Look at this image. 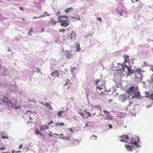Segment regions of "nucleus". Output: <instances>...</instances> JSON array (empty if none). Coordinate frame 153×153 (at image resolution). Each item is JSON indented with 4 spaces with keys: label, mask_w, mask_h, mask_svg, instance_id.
<instances>
[{
    "label": "nucleus",
    "mask_w": 153,
    "mask_h": 153,
    "mask_svg": "<svg viewBox=\"0 0 153 153\" xmlns=\"http://www.w3.org/2000/svg\"><path fill=\"white\" fill-rule=\"evenodd\" d=\"M20 152V151H15L14 150H13L12 151V153H18L19 152Z\"/></svg>",
    "instance_id": "ea45409f"
},
{
    "label": "nucleus",
    "mask_w": 153,
    "mask_h": 153,
    "mask_svg": "<svg viewBox=\"0 0 153 153\" xmlns=\"http://www.w3.org/2000/svg\"><path fill=\"white\" fill-rule=\"evenodd\" d=\"M136 72L139 73L140 74V73L142 72H144V71H143L140 68H138L137 69L135 70Z\"/></svg>",
    "instance_id": "6ab92c4d"
},
{
    "label": "nucleus",
    "mask_w": 153,
    "mask_h": 153,
    "mask_svg": "<svg viewBox=\"0 0 153 153\" xmlns=\"http://www.w3.org/2000/svg\"><path fill=\"white\" fill-rule=\"evenodd\" d=\"M53 134L57 136H63L64 135V134H63L61 133V134H58L57 133H53Z\"/></svg>",
    "instance_id": "473e14b6"
},
{
    "label": "nucleus",
    "mask_w": 153,
    "mask_h": 153,
    "mask_svg": "<svg viewBox=\"0 0 153 153\" xmlns=\"http://www.w3.org/2000/svg\"><path fill=\"white\" fill-rule=\"evenodd\" d=\"M131 1H132V3H134L135 2V1H134V0H131Z\"/></svg>",
    "instance_id": "5fc2aeb1"
},
{
    "label": "nucleus",
    "mask_w": 153,
    "mask_h": 153,
    "mask_svg": "<svg viewBox=\"0 0 153 153\" xmlns=\"http://www.w3.org/2000/svg\"><path fill=\"white\" fill-rule=\"evenodd\" d=\"M35 131L36 134H39L41 135H43L42 133L39 131L37 129H35Z\"/></svg>",
    "instance_id": "aec40b11"
},
{
    "label": "nucleus",
    "mask_w": 153,
    "mask_h": 153,
    "mask_svg": "<svg viewBox=\"0 0 153 153\" xmlns=\"http://www.w3.org/2000/svg\"><path fill=\"white\" fill-rule=\"evenodd\" d=\"M130 144H131L132 146H134L135 147V149L137 147H139V145L137 142L136 141L132 142L130 140Z\"/></svg>",
    "instance_id": "6e6552de"
},
{
    "label": "nucleus",
    "mask_w": 153,
    "mask_h": 153,
    "mask_svg": "<svg viewBox=\"0 0 153 153\" xmlns=\"http://www.w3.org/2000/svg\"><path fill=\"white\" fill-rule=\"evenodd\" d=\"M64 113V111H61L58 112L57 113V115L59 116H62L63 113Z\"/></svg>",
    "instance_id": "4be33fe9"
},
{
    "label": "nucleus",
    "mask_w": 153,
    "mask_h": 153,
    "mask_svg": "<svg viewBox=\"0 0 153 153\" xmlns=\"http://www.w3.org/2000/svg\"><path fill=\"white\" fill-rule=\"evenodd\" d=\"M40 104H42V105H45V104H44V103L43 102H40Z\"/></svg>",
    "instance_id": "8fccbe9b"
},
{
    "label": "nucleus",
    "mask_w": 153,
    "mask_h": 153,
    "mask_svg": "<svg viewBox=\"0 0 153 153\" xmlns=\"http://www.w3.org/2000/svg\"><path fill=\"white\" fill-rule=\"evenodd\" d=\"M73 34V32H72V33H71V37H72V34Z\"/></svg>",
    "instance_id": "13d9d810"
},
{
    "label": "nucleus",
    "mask_w": 153,
    "mask_h": 153,
    "mask_svg": "<svg viewBox=\"0 0 153 153\" xmlns=\"http://www.w3.org/2000/svg\"><path fill=\"white\" fill-rule=\"evenodd\" d=\"M19 9L21 10H23V8L22 7H19Z\"/></svg>",
    "instance_id": "864d4df0"
},
{
    "label": "nucleus",
    "mask_w": 153,
    "mask_h": 153,
    "mask_svg": "<svg viewBox=\"0 0 153 153\" xmlns=\"http://www.w3.org/2000/svg\"><path fill=\"white\" fill-rule=\"evenodd\" d=\"M128 137L126 135H123L120 137L121 138L120 139L121 142H123L125 143H128L129 141V139L128 138Z\"/></svg>",
    "instance_id": "20e7f679"
},
{
    "label": "nucleus",
    "mask_w": 153,
    "mask_h": 153,
    "mask_svg": "<svg viewBox=\"0 0 153 153\" xmlns=\"http://www.w3.org/2000/svg\"><path fill=\"white\" fill-rule=\"evenodd\" d=\"M118 99L121 102H123L127 99V97L125 95L121 94L119 96Z\"/></svg>",
    "instance_id": "423d86ee"
},
{
    "label": "nucleus",
    "mask_w": 153,
    "mask_h": 153,
    "mask_svg": "<svg viewBox=\"0 0 153 153\" xmlns=\"http://www.w3.org/2000/svg\"><path fill=\"white\" fill-rule=\"evenodd\" d=\"M28 112L30 113V114H31V113H32L31 111H26V114H28Z\"/></svg>",
    "instance_id": "a18cd8bd"
},
{
    "label": "nucleus",
    "mask_w": 153,
    "mask_h": 153,
    "mask_svg": "<svg viewBox=\"0 0 153 153\" xmlns=\"http://www.w3.org/2000/svg\"><path fill=\"white\" fill-rule=\"evenodd\" d=\"M62 17L63 19H67L68 17L65 16H59L58 17V19H60V18Z\"/></svg>",
    "instance_id": "a878e982"
},
{
    "label": "nucleus",
    "mask_w": 153,
    "mask_h": 153,
    "mask_svg": "<svg viewBox=\"0 0 153 153\" xmlns=\"http://www.w3.org/2000/svg\"><path fill=\"white\" fill-rule=\"evenodd\" d=\"M138 87L136 86H131L128 88L126 90V93L130 96H131L130 98V96H128L129 99H135V98H140V93L138 91Z\"/></svg>",
    "instance_id": "f257e3e1"
},
{
    "label": "nucleus",
    "mask_w": 153,
    "mask_h": 153,
    "mask_svg": "<svg viewBox=\"0 0 153 153\" xmlns=\"http://www.w3.org/2000/svg\"><path fill=\"white\" fill-rule=\"evenodd\" d=\"M128 71L129 73H132L133 72L134 70H133L130 67H128L127 68Z\"/></svg>",
    "instance_id": "5701e85b"
},
{
    "label": "nucleus",
    "mask_w": 153,
    "mask_h": 153,
    "mask_svg": "<svg viewBox=\"0 0 153 153\" xmlns=\"http://www.w3.org/2000/svg\"><path fill=\"white\" fill-rule=\"evenodd\" d=\"M11 51V50H8V51Z\"/></svg>",
    "instance_id": "0e129e2a"
},
{
    "label": "nucleus",
    "mask_w": 153,
    "mask_h": 153,
    "mask_svg": "<svg viewBox=\"0 0 153 153\" xmlns=\"http://www.w3.org/2000/svg\"><path fill=\"white\" fill-rule=\"evenodd\" d=\"M61 25L65 27H67L69 25L68 21L67 19L61 21Z\"/></svg>",
    "instance_id": "0eeeda50"
},
{
    "label": "nucleus",
    "mask_w": 153,
    "mask_h": 153,
    "mask_svg": "<svg viewBox=\"0 0 153 153\" xmlns=\"http://www.w3.org/2000/svg\"><path fill=\"white\" fill-rule=\"evenodd\" d=\"M4 149H5V147H1L0 148V150H4Z\"/></svg>",
    "instance_id": "09e8293b"
},
{
    "label": "nucleus",
    "mask_w": 153,
    "mask_h": 153,
    "mask_svg": "<svg viewBox=\"0 0 153 153\" xmlns=\"http://www.w3.org/2000/svg\"><path fill=\"white\" fill-rule=\"evenodd\" d=\"M49 128L46 125H43L40 127V129L42 131H45V130L49 129Z\"/></svg>",
    "instance_id": "9b49d317"
},
{
    "label": "nucleus",
    "mask_w": 153,
    "mask_h": 153,
    "mask_svg": "<svg viewBox=\"0 0 153 153\" xmlns=\"http://www.w3.org/2000/svg\"><path fill=\"white\" fill-rule=\"evenodd\" d=\"M138 106L137 104H135L134 101H130L127 108H128L131 110H134L136 109Z\"/></svg>",
    "instance_id": "f03ea898"
},
{
    "label": "nucleus",
    "mask_w": 153,
    "mask_h": 153,
    "mask_svg": "<svg viewBox=\"0 0 153 153\" xmlns=\"http://www.w3.org/2000/svg\"><path fill=\"white\" fill-rule=\"evenodd\" d=\"M53 123V121H51L50 122H48V126H49L50 125L51 123Z\"/></svg>",
    "instance_id": "37998d69"
},
{
    "label": "nucleus",
    "mask_w": 153,
    "mask_h": 153,
    "mask_svg": "<svg viewBox=\"0 0 153 153\" xmlns=\"http://www.w3.org/2000/svg\"><path fill=\"white\" fill-rule=\"evenodd\" d=\"M73 10V9L72 7H70L69 8H66L65 10V12L66 13H69L70 12H71Z\"/></svg>",
    "instance_id": "4468645a"
},
{
    "label": "nucleus",
    "mask_w": 153,
    "mask_h": 153,
    "mask_svg": "<svg viewBox=\"0 0 153 153\" xmlns=\"http://www.w3.org/2000/svg\"><path fill=\"white\" fill-rule=\"evenodd\" d=\"M22 144L20 145L19 146V149H21L22 147Z\"/></svg>",
    "instance_id": "de8ad7c7"
},
{
    "label": "nucleus",
    "mask_w": 153,
    "mask_h": 153,
    "mask_svg": "<svg viewBox=\"0 0 153 153\" xmlns=\"http://www.w3.org/2000/svg\"><path fill=\"white\" fill-rule=\"evenodd\" d=\"M70 80L68 79H67L66 80V82L64 85H68L70 83Z\"/></svg>",
    "instance_id": "c85d7f7f"
},
{
    "label": "nucleus",
    "mask_w": 153,
    "mask_h": 153,
    "mask_svg": "<svg viewBox=\"0 0 153 153\" xmlns=\"http://www.w3.org/2000/svg\"><path fill=\"white\" fill-rule=\"evenodd\" d=\"M94 107L95 108H97L99 110H100L101 108L100 106V105L95 106Z\"/></svg>",
    "instance_id": "c756f323"
},
{
    "label": "nucleus",
    "mask_w": 153,
    "mask_h": 153,
    "mask_svg": "<svg viewBox=\"0 0 153 153\" xmlns=\"http://www.w3.org/2000/svg\"><path fill=\"white\" fill-rule=\"evenodd\" d=\"M103 112L104 113L107 114V115L106 116H108L109 115V114H110V112L109 111H106L105 110H104L103 111Z\"/></svg>",
    "instance_id": "393cba45"
},
{
    "label": "nucleus",
    "mask_w": 153,
    "mask_h": 153,
    "mask_svg": "<svg viewBox=\"0 0 153 153\" xmlns=\"http://www.w3.org/2000/svg\"><path fill=\"white\" fill-rule=\"evenodd\" d=\"M99 81V80L98 79H97L95 80L94 84L95 85H97Z\"/></svg>",
    "instance_id": "7c9ffc66"
},
{
    "label": "nucleus",
    "mask_w": 153,
    "mask_h": 153,
    "mask_svg": "<svg viewBox=\"0 0 153 153\" xmlns=\"http://www.w3.org/2000/svg\"><path fill=\"white\" fill-rule=\"evenodd\" d=\"M150 81L151 82H153V74L152 75L150 79Z\"/></svg>",
    "instance_id": "e433bc0d"
},
{
    "label": "nucleus",
    "mask_w": 153,
    "mask_h": 153,
    "mask_svg": "<svg viewBox=\"0 0 153 153\" xmlns=\"http://www.w3.org/2000/svg\"><path fill=\"white\" fill-rule=\"evenodd\" d=\"M65 55L66 57L68 59H70L73 57V55L68 52H65Z\"/></svg>",
    "instance_id": "f8f14e48"
},
{
    "label": "nucleus",
    "mask_w": 153,
    "mask_h": 153,
    "mask_svg": "<svg viewBox=\"0 0 153 153\" xmlns=\"http://www.w3.org/2000/svg\"><path fill=\"white\" fill-rule=\"evenodd\" d=\"M65 125L64 123L63 122H60L58 123H57L56 124V126H64Z\"/></svg>",
    "instance_id": "412c9836"
},
{
    "label": "nucleus",
    "mask_w": 153,
    "mask_h": 153,
    "mask_svg": "<svg viewBox=\"0 0 153 153\" xmlns=\"http://www.w3.org/2000/svg\"><path fill=\"white\" fill-rule=\"evenodd\" d=\"M1 137L3 140L4 139H7L8 138V137L7 136H2Z\"/></svg>",
    "instance_id": "72a5a7b5"
},
{
    "label": "nucleus",
    "mask_w": 153,
    "mask_h": 153,
    "mask_svg": "<svg viewBox=\"0 0 153 153\" xmlns=\"http://www.w3.org/2000/svg\"><path fill=\"white\" fill-rule=\"evenodd\" d=\"M42 30V32H44V30L43 29H42V30Z\"/></svg>",
    "instance_id": "6e6d98bb"
},
{
    "label": "nucleus",
    "mask_w": 153,
    "mask_h": 153,
    "mask_svg": "<svg viewBox=\"0 0 153 153\" xmlns=\"http://www.w3.org/2000/svg\"><path fill=\"white\" fill-rule=\"evenodd\" d=\"M11 51V50H8V51Z\"/></svg>",
    "instance_id": "338daca9"
},
{
    "label": "nucleus",
    "mask_w": 153,
    "mask_h": 153,
    "mask_svg": "<svg viewBox=\"0 0 153 153\" xmlns=\"http://www.w3.org/2000/svg\"><path fill=\"white\" fill-rule=\"evenodd\" d=\"M97 19L98 20H99V21H100L101 22H102V19H101V18H100V17H97Z\"/></svg>",
    "instance_id": "a19ab883"
},
{
    "label": "nucleus",
    "mask_w": 153,
    "mask_h": 153,
    "mask_svg": "<svg viewBox=\"0 0 153 153\" xmlns=\"http://www.w3.org/2000/svg\"><path fill=\"white\" fill-rule=\"evenodd\" d=\"M51 76L54 77H58L59 75V71H55L51 73Z\"/></svg>",
    "instance_id": "1a4fd4ad"
},
{
    "label": "nucleus",
    "mask_w": 153,
    "mask_h": 153,
    "mask_svg": "<svg viewBox=\"0 0 153 153\" xmlns=\"http://www.w3.org/2000/svg\"><path fill=\"white\" fill-rule=\"evenodd\" d=\"M50 133H52V132L51 131L50 132Z\"/></svg>",
    "instance_id": "774afa93"
},
{
    "label": "nucleus",
    "mask_w": 153,
    "mask_h": 153,
    "mask_svg": "<svg viewBox=\"0 0 153 153\" xmlns=\"http://www.w3.org/2000/svg\"><path fill=\"white\" fill-rule=\"evenodd\" d=\"M49 136L51 137H52L53 136V135H50V134H49Z\"/></svg>",
    "instance_id": "052dcab7"
},
{
    "label": "nucleus",
    "mask_w": 153,
    "mask_h": 153,
    "mask_svg": "<svg viewBox=\"0 0 153 153\" xmlns=\"http://www.w3.org/2000/svg\"><path fill=\"white\" fill-rule=\"evenodd\" d=\"M72 18H75V17H72Z\"/></svg>",
    "instance_id": "e2e57ef3"
},
{
    "label": "nucleus",
    "mask_w": 153,
    "mask_h": 153,
    "mask_svg": "<svg viewBox=\"0 0 153 153\" xmlns=\"http://www.w3.org/2000/svg\"><path fill=\"white\" fill-rule=\"evenodd\" d=\"M134 59L131 58V59L130 60V61L128 62L130 66H132V65L134 64Z\"/></svg>",
    "instance_id": "2eb2a0df"
},
{
    "label": "nucleus",
    "mask_w": 153,
    "mask_h": 153,
    "mask_svg": "<svg viewBox=\"0 0 153 153\" xmlns=\"http://www.w3.org/2000/svg\"><path fill=\"white\" fill-rule=\"evenodd\" d=\"M70 135L67 137H60V138L61 139H63L65 140H68L70 139Z\"/></svg>",
    "instance_id": "a211bd4d"
},
{
    "label": "nucleus",
    "mask_w": 153,
    "mask_h": 153,
    "mask_svg": "<svg viewBox=\"0 0 153 153\" xmlns=\"http://www.w3.org/2000/svg\"><path fill=\"white\" fill-rule=\"evenodd\" d=\"M108 126H109L110 129L112 128V125H111V124H109L108 125Z\"/></svg>",
    "instance_id": "49530a36"
},
{
    "label": "nucleus",
    "mask_w": 153,
    "mask_h": 153,
    "mask_svg": "<svg viewBox=\"0 0 153 153\" xmlns=\"http://www.w3.org/2000/svg\"><path fill=\"white\" fill-rule=\"evenodd\" d=\"M10 103H7V105H9V104Z\"/></svg>",
    "instance_id": "680f3d73"
},
{
    "label": "nucleus",
    "mask_w": 153,
    "mask_h": 153,
    "mask_svg": "<svg viewBox=\"0 0 153 153\" xmlns=\"http://www.w3.org/2000/svg\"><path fill=\"white\" fill-rule=\"evenodd\" d=\"M50 23L52 25H56L57 22L56 21L53 19H51L50 20Z\"/></svg>",
    "instance_id": "f3484780"
},
{
    "label": "nucleus",
    "mask_w": 153,
    "mask_h": 153,
    "mask_svg": "<svg viewBox=\"0 0 153 153\" xmlns=\"http://www.w3.org/2000/svg\"><path fill=\"white\" fill-rule=\"evenodd\" d=\"M15 108H16V109H17V108H20L19 107H15Z\"/></svg>",
    "instance_id": "bf43d9fd"
},
{
    "label": "nucleus",
    "mask_w": 153,
    "mask_h": 153,
    "mask_svg": "<svg viewBox=\"0 0 153 153\" xmlns=\"http://www.w3.org/2000/svg\"><path fill=\"white\" fill-rule=\"evenodd\" d=\"M121 67H122V68L121 69H118V71H117V73H119V71H123L126 68H127V66H126V65H121Z\"/></svg>",
    "instance_id": "ddd939ff"
},
{
    "label": "nucleus",
    "mask_w": 153,
    "mask_h": 153,
    "mask_svg": "<svg viewBox=\"0 0 153 153\" xmlns=\"http://www.w3.org/2000/svg\"><path fill=\"white\" fill-rule=\"evenodd\" d=\"M150 71L153 72V65L151 66L150 67Z\"/></svg>",
    "instance_id": "79ce46f5"
},
{
    "label": "nucleus",
    "mask_w": 153,
    "mask_h": 153,
    "mask_svg": "<svg viewBox=\"0 0 153 153\" xmlns=\"http://www.w3.org/2000/svg\"><path fill=\"white\" fill-rule=\"evenodd\" d=\"M63 19V18H62V17H61L60 18V19H59V21L60 22V21H61V20Z\"/></svg>",
    "instance_id": "603ef678"
},
{
    "label": "nucleus",
    "mask_w": 153,
    "mask_h": 153,
    "mask_svg": "<svg viewBox=\"0 0 153 153\" xmlns=\"http://www.w3.org/2000/svg\"><path fill=\"white\" fill-rule=\"evenodd\" d=\"M45 17V15H41V16H40L38 17H36V16H34L33 17V18H34V19H36V18L39 19V18L41 17Z\"/></svg>",
    "instance_id": "2f4dec72"
},
{
    "label": "nucleus",
    "mask_w": 153,
    "mask_h": 153,
    "mask_svg": "<svg viewBox=\"0 0 153 153\" xmlns=\"http://www.w3.org/2000/svg\"><path fill=\"white\" fill-rule=\"evenodd\" d=\"M60 14V12L58 11L56 13V14L57 16H58Z\"/></svg>",
    "instance_id": "c03bdc74"
},
{
    "label": "nucleus",
    "mask_w": 153,
    "mask_h": 153,
    "mask_svg": "<svg viewBox=\"0 0 153 153\" xmlns=\"http://www.w3.org/2000/svg\"><path fill=\"white\" fill-rule=\"evenodd\" d=\"M80 50V48L79 45L78 44L77 45V51H79Z\"/></svg>",
    "instance_id": "c9c22d12"
},
{
    "label": "nucleus",
    "mask_w": 153,
    "mask_h": 153,
    "mask_svg": "<svg viewBox=\"0 0 153 153\" xmlns=\"http://www.w3.org/2000/svg\"><path fill=\"white\" fill-rule=\"evenodd\" d=\"M125 147L126 148L127 150L130 151H133V149H134L135 150V147L134 146H132V145L130 143L129 145H125Z\"/></svg>",
    "instance_id": "39448f33"
},
{
    "label": "nucleus",
    "mask_w": 153,
    "mask_h": 153,
    "mask_svg": "<svg viewBox=\"0 0 153 153\" xmlns=\"http://www.w3.org/2000/svg\"><path fill=\"white\" fill-rule=\"evenodd\" d=\"M96 88L99 89V90H101L102 89V88L101 86H99V85H98L96 87Z\"/></svg>",
    "instance_id": "cd10ccee"
},
{
    "label": "nucleus",
    "mask_w": 153,
    "mask_h": 153,
    "mask_svg": "<svg viewBox=\"0 0 153 153\" xmlns=\"http://www.w3.org/2000/svg\"><path fill=\"white\" fill-rule=\"evenodd\" d=\"M33 32V28L32 27H31L30 28V30L29 31V32L28 33V35L30 36H31V33Z\"/></svg>",
    "instance_id": "b1692460"
},
{
    "label": "nucleus",
    "mask_w": 153,
    "mask_h": 153,
    "mask_svg": "<svg viewBox=\"0 0 153 153\" xmlns=\"http://www.w3.org/2000/svg\"><path fill=\"white\" fill-rule=\"evenodd\" d=\"M44 13H45V16H50V14H49V13H48V12H47L46 11H45V12H44Z\"/></svg>",
    "instance_id": "4c0bfd02"
},
{
    "label": "nucleus",
    "mask_w": 153,
    "mask_h": 153,
    "mask_svg": "<svg viewBox=\"0 0 153 153\" xmlns=\"http://www.w3.org/2000/svg\"><path fill=\"white\" fill-rule=\"evenodd\" d=\"M59 31L60 32H64L65 31V29H61L59 30Z\"/></svg>",
    "instance_id": "58836bf2"
},
{
    "label": "nucleus",
    "mask_w": 153,
    "mask_h": 153,
    "mask_svg": "<svg viewBox=\"0 0 153 153\" xmlns=\"http://www.w3.org/2000/svg\"><path fill=\"white\" fill-rule=\"evenodd\" d=\"M140 0H135V1H134L135 2H137V1H139Z\"/></svg>",
    "instance_id": "4d7b16f0"
},
{
    "label": "nucleus",
    "mask_w": 153,
    "mask_h": 153,
    "mask_svg": "<svg viewBox=\"0 0 153 153\" xmlns=\"http://www.w3.org/2000/svg\"><path fill=\"white\" fill-rule=\"evenodd\" d=\"M86 114L88 115V117H90L91 116V113L89 112L88 111H85Z\"/></svg>",
    "instance_id": "f704fd0d"
},
{
    "label": "nucleus",
    "mask_w": 153,
    "mask_h": 153,
    "mask_svg": "<svg viewBox=\"0 0 153 153\" xmlns=\"http://www.w3.org/2000/svg\"><path fill=\"white\" fill-rule=\"evenodd\" d=\"M45 106L49 109H50L51 110H52L53 108L51 107V106L48 102L45 103Z\"/></svg>",
    "instance_id": "dca6fc26"
},
{
    "label": "nucleus",
    "mask_w": 153,
    "mask_h": 153,
    "mask_svg": "<svg viewBox=\"0 0 153 153\" xmlns=\"http://www.w3.org/2000/svg\"><path fill=\"white\" fill-rule=\"evenodd\" d=\"M11 51V50H8V51Z\"/></svg>",
    "instance_id": "69168bd1"
},
{
    "label": "nucleus",
    "mask_w": 153,
    "mask_h": 153,
    "mask_svg": "<svg viewBox=\"0 0 153 153\" xmlns=\"http://www.w3.org/2000/svg\"><path fill=\"white\" fill-rule=\"evenodd\" d=\"M123 57L125 59V61L126 62H128L130 59L129 58V56L128 55H124Z\"/></svg>",
    "instance_id": "9d476101"
},
{
    "label": "nucleus",
    "mask_w": 153,
    "mask_h": 153,
    "mask_svg": "<svg viewBox=\"0 0 153 153\" xmlns=\"http://www.w3.org/2000/svg\"><path fill=\"white\" fill-rule=\"evenodd\" d=\"M69 130H70V131H71V132H73V130H72V128H70V129H69Z\"/></svg>",
    "instance_id": "3c124183"
},
{
    "label": "nucleus",
    "mask_w": 153,
    "mask_h": 153,
    "mask_svg": "<svg viewBox=\"0 0 153 153\" xmlns=\"http://www.w3.org/2000/svg\"><path fill=\"white\" fill-rule=\"evenodd\" d=\"M93 137V140H95L97 139V136H96L94 135H92V136L91 137V138H92Z\"/></svg>",
    "instance_id": "bb28decb"
},
{
    "label": "nucleus",
    "mask_w": 153,
    "mask_h": 153,
    "mask_svg": "<svg viewBox=\"0 0 153 153\" xmlns=\"http://www.w3.org/2000/svg\"><path fill=\"white\" fill-rule=\"evenodd\" d=\"M1 100L2 102L4 103H10L14 107L16 106V104L12 103L10 100L7 97H4L3 98L1 99Z\"/></svg>",
    "instance_id": "7ed1b4c3"
}]
</instances>
